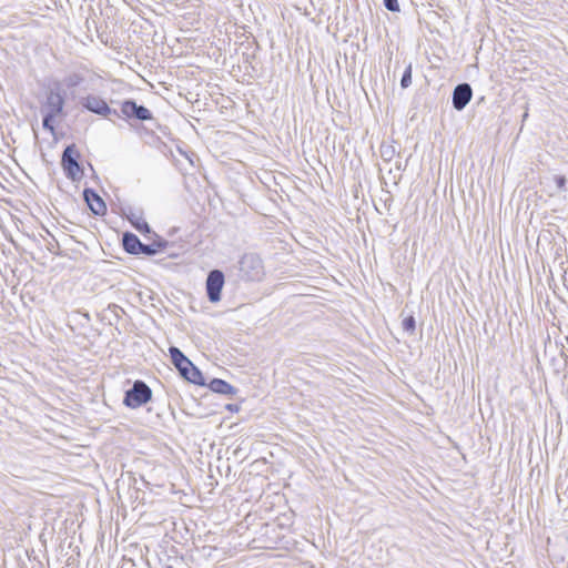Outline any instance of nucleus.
Returning a JSON list of instances; mask_svg holds the SVG:
<instances>
[{"label": "nucleus", "instance_id": "obj_17", "mask_svg": "<svg viewBox=\"0 0 568 568\" xmlns=\"http://www.w3.org/2000/svg\"><path fill=\"white\" fill-rule=\"evenodd\" d=\"M403 326L405 329L413 332L415 328V320L409 316L403 321Z\"/></svg>", "mask_w": 568, "mask_h": 568}, {"label": "nucleus", "instance_id": "obj_8", "mask_svg": "<svg viewBox=\"0 0 568 568\" xmlns=\"http://www.w3.org/2000/svg\"><path fill=\"white\" fill-rule=\"evenodd\" d=\"M84 199H85L89 207L91 209V211L94 214H97V215L104 214L106 207H105L104 202L102 201V199L98 194H95L92 191H88L87 190L84 192Z\"/></svg>", "mask_w": 568, "mask_h": 568}, {"label": "nucleus", "instance_id": "obj_7", "mask_svg": "<svg viewBox=\"0 0 568 568\" xmlns=\"http://www.w3.org/2000/svg\"><path fill=\"white\" fill-rule=\"evenodd\" d=\"M83 105L89 111L100 115H108L109 113H111V109L109 108L106 102L100 97L89 95L84 98Z\"/></svg>", "mask_w": 568, "mask_h": 568}, {"label": "nucleus", "instance_id": "obj_9", "mask_svg": "<svg viewBox=\"0 0 568 568\" xmlns=\"http://www.w3.org/2000/svg\"><path fill=\"white\" fill-rule=\"evenodd\" d=\"M48 108L50 109L49 113L59 114L63 109V98L59 92L51 91L47 99Z\"/></svg>", "mask_w": 568, "mask_h": 568}, {"label": "nucleus", "instance_id": "obj_11", "mask_svg": "<svg viewBox=\"0 0 568 568\" xmlns=\"http://www.w3.org/2000/svg\"><path fill=\"white\" fill-rule=\"evenodd\" d=\"M211 389L216 393H221V394H225V395H235L236 394L235 387H233L231 384H229L222 379H213L211 382Z\"/></svg>", "mask_w": 568, "mask_h": 568}, {"label": "nucleus", "instance_id": "obj_12", "mask_svg": "<svg viewBox=\"0 0 568 568\" xmlns=\"http://www.w3.org/2000/svg\"><path fill=\"white\" fill-rule=\"evenodd\" d=\"M123 245H124V248L129 253H133V254L139 253L140 248L143 247V244L140 242V240L135 235H132V234L124 235Z\"/></svg>", "mask_w": 568, "mask_h": 568}, {"label": "nucleus", "instance_id": "obj_19", "mask_svg": "<svg viewBox=\"0 0 568 568\" xmlns=\"http://www.w3.org/2000/svg\"><path fill=\"white\" fill-rule=\"evenodd\" d=\"M556 184L559 189H564L566 184V179L564 176H556Z\"/></svg>", "mask_w": 568, "mask_h": 568}, {"label": "nucleus", "instance_id": "obj_14", "mask_svg": "<svg viewBox=\"0 0 568 568\" xmlns=\"http://www.w3.org/2000/svg\"><path fill=\"white\" fill-rule=\"evenodd\" d=\"M412 84V65L409 64L404 72V75L400 81V85L403 88H408Z\"/></svg>", "mask_w": 568, "mask_h": 568}, {"label": "nucleus", "instance_id": "obj_3", "mask_svg": "<svg viewBox=\"0 0 568 568\" xmlns=\"http://www.w3.org/2000/svg\"><path fill=\"white\" fill-rule=\"evenodd\" d=\"M224 286V275L221 271L214 270L209 273L206 278V292L211 303L221 301V292Z\"/></svg>", "mask_w": 568, "mask_h": 568}, {"label": "nucleus", "instance_id": "obj_4", "mask_svg": "<svg viewBox=\"0 0 568 568\" xmlns=\"http://www.w3.org/2000/svg\"><path fill=\"white\" fill-rule=\"evenodd\" d=\"M79 152L74 145L68 146L62 156L63 168L71 179L75 180L81 175V169L78 163Z\"/></svg>", "mask_w": 568, "mask_h": 568}, {"label": "nucleus", "instance_id": "obj_10", "mask_svg": "<svg viewBox=\"0 0 568 568\" xmlns=\"http://www.w3.org/2000/svg\"><path fill=\"white\" fill-rule=\"evenodd\" d=\"M181 373V375L192 382V383H201V373L200 371L191 363V361L189 359V365H182L178 368Z\"/></svg>", "mask_w": 568, "mask_h": 568}, {"label": "nucleus", "instance_id": "obj_13", "mask_svg": "<svg viewBox=\"0 0 568 568\" xmlns=\"http://www.w3.org/2000/svg\"><path fill=\"white\" fill-rule=\"evenodd\" d=\"M173 364L176 368L182 365H189V358H186L183 353L176 347H170L169 349Z\"/></svg>", "mask_w": 568, "mask_h": 568}, {"label": "nucleus", "instance_id": "obj_16", "mask_svg": "<svg viewBox=\"0 0 568 568\" xmlns=\"http://www.w3.org/2000/svg\"><path fill=\"white\" fill-rule=\"evenodd\" d=\"M385 7L393 12L399 11V4L397 0H384Z\"/></svg>", "mask_w": 568, "mask_h": 568}, {"label": "nucleus", "instance_id": "obj_20", "mask_svg": "<svg viewBox=\"0 0 568 568\" xmlns=\"http://www.w3.org/2000/svg\"><path fill=\"white\" fill-rule=\"evenodd\" d=\"M140 251L146 253V254H153L154 253V250L150 248L149 246L146 245H143L142 248H140Z\"/></svg>", "mask_w": 568, "mask_h": 568}, {"label": "nucleus", "instance_id": "obj_15", "mask_svg": "<svg viewBox=\"0 0 568 568\" xmlns=\"http://www.w3.org/2000/svg\"><path fill=\"white\" fill-rule=\"evenodd\" d=\"M55 116V114L48 113L43 119V128L49 130L51 133H53V125H52V119Z\"/></svg>", "mask_w": 568, "mask_h": 568}, {"label": "nucleus", "instance_id": "obj_18", "mask_svg": "<svg viewBox=\"0 0 568 568\" xmlns=\"http://www.w3.org/2000/svg\"><path fill=\"white\" fill-rule=\"evenodd\" d=\"M135 227L140 231V232H149V225L145 221L143 220H139L136 223H135Z\"/></svg>", "mask_w": 568, "mask_h": 568}, {"label": "nucleus", "instance_id": "obj_2", "mask_svg": "<svg viewBox=\"0 0 568 568\" xmlns=\"http://www.w3.org/2000/svg\"><path fill=\"white\" fill-rule=\"evenodd\" d=\"M151 389L143 382H135L133 388L126 392L124 404L128 407L136 408L149 402Z\"/></svg>", "mask_w": 568, "mask_h": 568}, {"label": "nucleus", "instance_id": "obj_5", "mask_svg": "<svg viewBox=\"0 0 568 568\" xmlns=\"http://www.w3.org/2000/svg\"><path fill=\"white\" fill-rule=\"evenodd\" d=\"M473 91L469 84H458L453 93V104L458 111L463 110L470 101Z\"/></svg>", "mask_w": 568, "mask_h": 568}, {"label": "nucleus", "instance_id": "obj_6", "mask_svg": "<svg viewBox=\"0 0 568 568\" xmlns=\"http://www.w3.org/2000/svg\"><path fill=\"white\" fill-rule=\"evenodd\" d=\"M121 111L125 116L129 118L135 116L140 120L151 119V112L149 111V109L142 105H136V103L133 101H125L122 104Z\"/></svg>", "mask_w": 568, "mask_h": 568}, {"label": "nucleus", "instance_id": "obj_1", "mask_svg": "<svg viewBox=\"0 0 568 568\" xmlns=\"http://www.w3.org/2000/svg\"><path fill=\"white\" fill-rule=\"evenodd\" d=\"M240 271L248 281H261L265 274L261 257L253 253L245 254L242 257Z\"/></svg>", "mask_w": 568, "mask_h": 568}]
</instances>
